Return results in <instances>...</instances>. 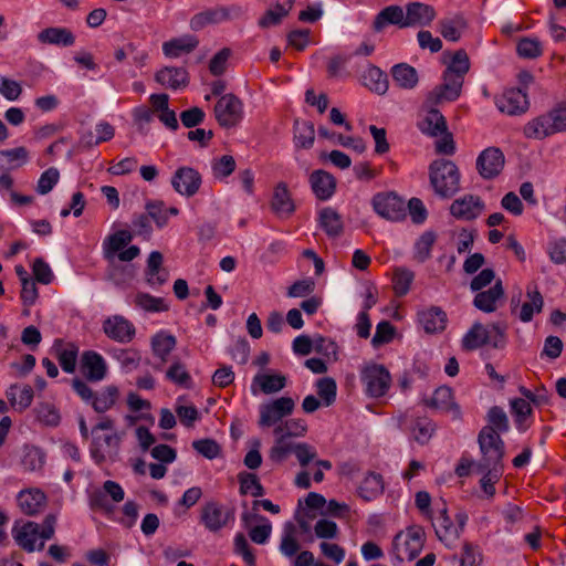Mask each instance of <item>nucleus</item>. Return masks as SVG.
Masks as SVG:
<instances>
[{"mask_svg": "<svg viewBox=\"0 0 566 566\" xmlns=\"http://www.w3.org/2000/svg\"><path fill=\"white\" fill-rule=\"evenodd\" d=\"M436 535L447 547L454 546L469 520L468 514L460 511L455 514L454 521L448 514L447 504H436L434 515L430 518Z\"/></svg>", "mask_w": 566, "mask_h": 566, "instance_id": "obj_1", "label": "nucleus"}, {"mask_svg": "<svg viewBox=\"0 0 566 566\" xmlns=\"http://www.w3.org/2000/svg\"><path fill=\"white\" fill-rule=\"evenodd\" d=\"M478 444L481 457L475 469L504 470L505 443L499 432H494L492 428H482L478 434Z\"/></svg>", "mask_w": 566, "mask_h": 566, "instance_id": "obj_2", "label": "nucleus"}, {"mask_svg": "<svg viewBox=\"0 0 566 566\" xmlns=\"http://www.w3.org/2000/svg\"><path fill=\"white\" fill-rule=\"evenodd\" d=\"M430 182L442 198L452 197L460 189V171L451 160H434L430 165Z\"/></svg>", "mask_w": 566, "mask_h": 566, "instance_id": "obj_3", "label": "nucleus"}, {"mask_svg": "<svg viewBox=\"0 0 566 566\" xmlns=\"http://www.w3.org/2000/svg\"><path fill=\"white\" fill-rule=\"evenodd\" d=\"M74 392L86 403L98 412L104 413L111 410L119 398V389L115 385H108L99 391H94L84 380L72 381Z\"/></svg>", "mask_w": 566, "mask_h": 566, "instance_id": "obj_4", "label": "nucleus"}, {"mask_svg": "<svg viewBox=\"0 0 566 566\" xmlns=\"http://www.w3.org/2000/svg\"><path fill=\"white\" fill-rule=\"evenodd\" d=\"M484 345L502 348L505 345V328L501 324H492L489 327L474 323L462 337V348L474 350Z\"/></svg>", "mask_w": 566, "mask_h": 566, "instance_id": "obj_5", "label": "nucleus"}, {"mask_svg": "<svg viewBox=\"0 0 566 566\" xmlns=\"http://www.w3.org/2000/svg\"><path fill=\"white\" fill-rule=\"evenodd\" d=\"M295 407V402L291 397H280L269 400L259 406V420L260 428L274 429L283 424V419L290 416Z\"/></svg>", "mask_w": 566, "mask_h": 566, "instance_id": "obj_6", "label": "nucleus"}, {"mask_svg": "<svg viewBox=\"0 0 566 566\" xmlns=\"http://www.w3.org/2000/svg\"><path fill=\"white\" fill-rule=\"evenodd\" d=\"M392 544L398 559L412 560L423 548L424 532L420 526L408 527L395 536Z\"/></svg>", "mask_w": 566, "mask_h": 566, "instance_id": "obj_7", "label": "nucleus"}, {"mask_svg": "<svg viewBox=\"0 0 566 566\" xmlns=\"http://www.w3.org/2000/svg\"><path fill=\"white\" fill-rule=\"evenodd\" d=\"M213 112L216 120L223 128L238 126L244 117L243 103L232 93L220 96L214 105Z\"/></svg>", "mask_w": 566, "mask_h": 566, "instance_id": "obj_8", "label": "nucleus"}, {"mask_svg": "<svg viewBox=\"0 0 566 566\" xmlns=\"http://www.w3.org/2000/svg\"><path fill=\"white\" fill-rule=\"evenodd\" d=\"M521 303V293L511 298V313L523 323H528L533 319L535 314L542 312L544 307V298L541 294L538 286L535 283H530L526 286V301Z\"/></svg>", "mask_w": 566, "mask_h": 566, "instance_id": "obj_9", "label": "nucleus"}, {"mask_svg": "<svg viewBox=\"0 0 566 566\" xmlns=\"http://www.w3.org/2000/svg\"><path fill=\"white\" fill-rule=\"evenodd\" d=\"M361 382L367 396L380 398L390 388L391 377L389 371L378 364H370L364 367L360 375Z\"/></svg>", "mask_w": 566, "mask_h": 566, "instance_id": "obj_10", "label": "nucleus"}, {"mask_svg": "<svg viewBox=\"0 0 566 566\" xmlns=\"http://www.w3.org/2000/svg\"><path fill=\"white\" fill-rule=\"evenodd\" d=\"M464 80L443 72L442 83L427 94L426 105L437 106L443 103L454 102L462 92Z\"/></svg>", "mask_w": 566, "mask_h": 566, "instance_id": "obj_11", "label": "nucleus"}, {"mask_svg": "<svg viewBox=\"0 0 566 566\" xmlns=\"http://www.w3.org/2000/svg\"><path fill=\"white\" fill-rule=\"evenodd\" d=\"M374 211L390 221H400L406 217L405 201L394 192H379L373 197Z\"/></svg>", "mask_w": 566, "mask_h": 566, "instance_id": "obj_12", "label": "nucleus"}, {"mask_svg": "<svg viewBox=\"0 0 566 566\" xmlns=\"http://www.w3.org/2000/svg\"><path fill=\"white\" fill-rule=\"evenodd\" d=\"M234 521V514L217 501L206 502L200 512V522L210 532H218Z\"/></svg>", "mask_w": 566, "mask_h": 566, "instance_id": "obj_13", "label": "nucleus"}, {"mask_svg": "<svg viewBox=\"0 0 566 566\" xmlns=\"http://www.w3.org/2000/svg\"><path fill=\"white\" fill-rule=\"evenodd\" d=\"M202 177L200 172L188 166L177 168L171 177V186L174 190L182 197L191 198L200 189Z\"/></svg>", "mask_w": 566, "mask_h": 566, "instance_id": "obj_14", "label": "nucleus"}, {"mask_svg": "<svg viewBox=\"0 0 566 566\" xmlns=\"http://www.w3.org/2000/svg\"><path fill=\"white\" fill-rule=\"evenodd\" d=\"M485 208L484 201L475 195L467 193L457 198L450 206V214L457 220L472 221L481 216Z\"/></svg>", "mask_w": 566, "mask_h": 566, "instance_id": "obj_15", "label": "nucleus"}, {"mask_svg": "<svg viewBox=\"0 0 566 566\" xmlns=\"http://www.w3.org/2000/svg\"><path fill=\"white\" fill-rule=\"evenodd\" d=\"M505 157L499 147H488L476 158V169L483 179L497 177L504 168Z\"/></svg>", "mask_w": 566, "mask_h": 566, "instance_id": "obj_16", "label": "nucleus"}, {"mask_svg": "<svg viewBox=\"0 0 566 566\" xmlns=\"http://www.w3.org/2000/svg\"><path fill=\"white\" fill-rule=\"evenodd\" d=\"M102 327L109 339L120 344L130 343L136 335L135 325L123 315H112L105 318Z\"/></svg>", "mask_w": 566, "mask_h": 566, "instance_id": "obj_17", "label": "nucleus"}, {"mask_svg": "<svg viewBox=\"0 0 566 566\" xmlns=\"http://www.w3.org/2000/svg\"><path fill=\"white\" fill-rule=\"evenodd\" d=\"M495 105L501 113L507 115H520L528 109L530 102L526 92L521 88L505 90L495 97Z\"/></svg>", "mask_w": 566, "mask_h": 566, "instance_id": "obj_18", "label": "nucleus"}, {"mask_svg": "<svg viewBox=\"0 0 566 566\" xmlns=\"http://www.w3.org/2000/svg\"><path fill=\"white\" fill-rule=\"evenodd\" d=\"M399 427L409 430L413 439L420 444L427 443L436 431V424L431 419L408 413L399 418Z\"/></svg>", "mask_w": 566, "mask_h": 566, "instance_id": "obj_19", "label": "nucleus"}, {"mask_svg": "<svg viewBox=\"0 0 566 566\" xmlns=\"http://www.w3.org/2000/svg\"><path fill=\"white\" fill-rule=\"evenodd\" d=\"M81 373L90 381H101L107 375V364L104 357L95 350H85L80 360Z\"/></svg>", "mask_w": 566, "mask_h": 566, "instance_id": "obj_20", "label": "nucleus"}, {"mask_svg": "<svg viewBox=\"0 0 566 566\" xmlns=\"http://www.w3.org/2000/svg\"><path fill=\"white\" fill-rule=\"evenodd\" d=\"M427 405L450 415L454 420L461 418L460 406L454 401L452 389L448 386L438 387L427 401Z\"/></svg>", "mask_w": 566, "mask_h": 566, "instance_id": "obj_21", "label": "nucleus"}, {"mask_svg": "<svg viewBox=\"0 0 566 566\" xmlns=\"http://www.w3.org/2000/svg\"><path fill=\"white\" fill-rule=\"evenodd\" d=\"M418 323L427 334H437L446 329L447 313L439 306H430L418 312Z\"/></svg>", "mask_w": 566, "mask_h": 566, "instance_id": "obj_22", "label": "nucleus"}, {"mask_svg": "<svg viewBox=\"0 0 566 566\" xmlns=\"http://www.w3.org/2000/svg\"><path fill=\"white\" fill-rule=\"evenodd\" d=\"M424 107L426 109L418 120V128L420 132L431 137H437L444 133L448 127L446 118L440 111L434 108V106H427L426 104Z\"/></svg>", "mask_w": 566, "mask_h": 566, "instance_id": "obj_23", "label": "nucleus"}, {"mask_svg": "<svg viewBox=\"0 0 566 566\" xmlns=\"http://www.w3.org/2000/svg\"><path fill=\"white\" fill-rule=\"evenodd\" d=\"M406 28L408 27H426L436 18L437 13L432 6L423 2H410L406 6Z\"/></svg>", "mask_w": 566, "mask_h": 566, "instance_id": "obj_24", "label": "nucleus"}, {"mask_svg": "<svg viewBox=\"0 0 566 566\" xmlns=\"http://www.w3.org/2000/svg\"><path fill=\"white\" fill-rule=\"evenodd\" d=\"M17 544L27 552H33L40 544V525L33 522L24 523L12 530Z\"/></svg>", "mask_w": 566, "mask_h": 566, "instance_id": "obj_25", "label": "nucleus"}, {"mask_svg": "<svg viewBox=\"0 0 566 566\" xmlns=\"http://www.w3.org/2000/svg\"><path fill=\"white\" fill-rule=\"evenodd\" d=\"M503 296L504 289L502 281L497 280L489 290L476 293L473 300V305L484 313H493L496 311L497 303L503 298Z\"/></svg>", "mask_w": 566, "mask_h": 566, "instance_id": "obj_26", "label": "nucleus"}, {"mask_svg": "<svg viewBox=\"0 0 566 566\" xmlns=\"http://www.w3.org/2000/svg\"><path fill=\"white\" fill-rule=\"evenodd\" d=\"M523 134L528 139L537 140L555 135L556 132L548 112L528 120L523 127Z\"/></svg>", "mask_w": 566, "mask_h": 566, "instance_id": "obj_27", "label": "nucleus"}, {"mask_svg": "<svg viewBox=\"0 0 566 566\" xmlns=\"http://www.w3.org/2000/svg\"><path fill=\"white\" fill-rule=\"evenodd\" d=\"M311 188L319 200H328L336 189L335 178L325 170H315L310 176Z\"/></svg>", "mask_w": 566, "mask_h": 566, "instance_id": "obj_28", "label": "nucleus"}, {"mask_svg": "<svg viewBox=\"0 0 566 566\" xmlns=\"http://www.w3.org/2000/svg\"><path fill=\"white\" fill-rule=\"evenodd\" d=\"M17 501L24 514L34 515L45 506L46 495L40 489H28L19 492Z\"/></svg>", "mask_w": 566, "mask_h": 566, "instance_id": "obj_29", "label": "nucleus"}, {"mask_svg": "<svg viewBox=\"0 0 566 566\" xmlns=\"http://www.w3.org/2000/svg\"><path fill=\"white\" fill-rule=\"evenodd\" d=\"M286 386V378L282 375L256 374L251 384V392L256 396L259 391L265 395L275 394Z\"/></svg>", "mask_w": 566, "mask_h": 566, "instance_id": "obj_30", "label": "nucleus"}, {"mask_svg": "<svg viewBox=\"0 0 566 566\" xmlns=\"http://www.w3.org/2000/svg\"><path fill=\"white\" fill-rule=\"evenodd\" d=\"M405 11L401 7L392 4L384 8L376 17L373 28L376 32L382 31L388 24L406 28Z\"/></svg>", "mask_w": 566, "mask_h": 566, "instance_id": "obj_31", "label": "nucleus"}, {"mask_svg": "<svg viewBox=\"0 0 566 566\" xmlns=\"http://www.w3.org/2000/svg\"><path fill=\"white\" fill-rule=\"evenodd\" d=\"M38 40L43 44L57 46H71L75 42V35L71 30L63 27H51L43 29L38 34Z\"/></svg>", "mask_w": 566, "mask_h": 566, "instance_id": "obj_32", "label": "nucleus"}, {"mask_svg": "<svg viewBox=\"0 0 566 566\" xmlns=\"http://www.w3.org/2000/svg\"><path fill=\"white\" fill-rule=\"evenodd\" d=\"M155 80L163 86L178 90L187 86L188 72L184 67L166 66L156 73Z\"/></svg>", "mask_w": 566, "mask_h": 566, "instance_id": "obj_33", "label": "nucleus"}, {"mask_svg": "<svg viewBox=\"0 0 566 566\" xmlns=\"http://www.w3.org/2000/svg\"><path fill=\"white\" fill-rule=\"evenodd\" d=\"M199 44L195 35L186 34L164 42L163 52L167 57L176 59L184 53H190Z\"/></svg>", "mask_w": 566, "mask_h": 566, "instance_id": "obj_34", "label": "nucleus"}, {"mask_svg": "<svg viewBox=\"0 0 566 566\" xmlns=\"http://www.w3.org/2000/svg\"><path fill=\"white\" fill-rule=\"evenodd\" d=\"M177 344L176 337L166 331H159L150 340L151 352L161 365L168 361L170 353Z\"/></svg>", "mask_w": 566, "mask_h": 566, "instance_id": "obj_35", "label": "nucleus"}, {"mask_svg": "<svg viewBox=\"0 0 566 566\" xmlns=\"http://www.w3.org/2000/svg\"><path fill=\"white\" fill-rule=\"evenodd\" d=\"M361 81L364 86L379 95L386 94L389 87L387 74L376 65H368L361 75Z\"/></svg>", "mask_w": 566, "mask_h": 566, "instance_id": "obj_36", "label": "nucleus"}, {"mask_svg": "<svg viewBox=\"0 0 566 566\" xmlns=\"http://www.w3.org/2000/svg\"><path fill=\"white\" fill-rule=\"evenodd\" d=\"M28 160L29 151L23 146L0 150V171L10 172L25 165Z\"/></svg>", "mask_w": 566, "mask_h": 566, "instance_id": "obj_37", "label": "nucleus"}, {"mask_svg": "<svg viewBox=\"0 0 566 566\" xmlns=\"http://www.w3.org/2000/svg\"><path fill=\"white\" fill-rule=\"evenodd\" d=\"M318 223L321 229L328 237H338L344 230V224L340 214L333 208H323L318 213Z\"/></svg>", "mask_w": 566, "mask_h": 566, "instance_id": "obj_38", "label": "nucleus"}, {"mask_svg": "<svg viewBox=\"0 0 566 566\" xmlns=\"http://www.w3.org/2000/svg\"><path fill=\"white\" fill-rule=\"evenodd\" d=\"M385 484L382 476L375 472H369L358 486V495L366 502H370L384 493Z\"/></svg>", "mask_w": 566, "mask_h": 566, "instance_id": "obj_39", "label": "nucleus"}, {"mask_svg": "<svg viewBox=\"0 0 566 566\" xmlns=\"http://www.w3.org/2000/svg\"><path fill=\"white\" fill-rule=\"evenodd\" d=\"M510 408L516 429L520 432H525L531 427L528 421L533 415L531 403L523 398H514L510 401Z\"/></svg>", "mask_w": 566, "mask_h": 566, "instance_id": "obj_40", "label": "nucleus"}, {"mask_svg": "<svg viewBox=\"0 0 566 566\" xmlns=\"http://www.w3.org/2000/svg\"><path fill=\"white\" fill-rule=\"evenodd\" d=\"M293 4L294 0H282V2H277L274 9L266 10L265 13L259 19V27L262 29H268L270 27L280 24L282 19L290 13Z\"/></svg>", "mask_w": 566, "mask_h": 566, "instance_id": "obj_41", "label": "nucleus"}, {"mask_svg": "<svg viewBox=\"0 0 566 566\" xmlns=\"http://www.w3.org/2000/svg\"><path fill=\"white\" fill-rule=\"evenodd\" d=\"M394 82L403 90H412L418 84V73L407 63H399L391 67Z\"/></svg>", "mask_w": 566, "mask_h": 566, "instance_id": "obj_42", "label": "nucleus"}, {"mask_svg": "<svg viewBox=\"0 0 566 566\" xmlns=\"http://www.w3.org/2000/svg\"><path fill=\"white\" fill-rule=\"evenodd\" d=\"M465 27V20L461 15L444 18L439 21V32L447 41L450 42L459 41Z\"/></svg>", "mask_w": 566, "mask_h": 566, "instance_id": "obj_43", "label": "nucleus"}, {"mask_svg": "<svg viewBox=\"0 0 566 566\" xmlns=\"http://www.w3.org/2000/svg\"><path fill=\"white\" fill-rule=\"evenodd\" d=\"M146 211L158 228L167 226L169 216H177L179 209L176 207L167 208L163 201H149L146 203Z\"/></svg>", "mask_w": 566, "mask_h": 566, "instance_id": "obj_44", "label": "nucleus"}, {"mask_svg": "<svg viewBox=\"0 0 566 566\" xmlns=\"http://www.w3.org/2000/svg\"><path fill=\"white\" fill-rule=\"evenodd\" d=\"M238 481L241 495L250 494L254 497H261L265 493L263 485L254 473L242 471L238 474Z\"/></svg>", "mask_w": 566, "mask_h": 566, "instance_id": "obj_45", "label": "nucleus"}, {"mask_svg": "<svg viewBox=\"0 0 566 566\" xmlns=\"http://www.w3.org/2000/svg\"><path fill=\"white\" fill-rule=\"evenodd\" d=\"M7 397L13 407L24 410L32 403L33 389L29 385L23 387L13 385L7 390Z\"/></svg>", "mask_w": 566, "mask_h": 566, "instance_id": "obj_46", "label": "nucleus"}, {"mask_svg": "<svg viewBox=\"0 0 566 566\" xmlns=\"http://www.w3.org/2000/svg\"><path fill=\"white\" fill-rule=\"evenodd\" d=\"M134 304L148 313L166 312L169 308L168 304L163 297L153 296L144 292H138L135 295Z\"/></svg>", "mask_w": 566, "mask_h": 566, "instance_id": "obj_47", "label": "nucleus"}, {"mask_svg": "<svg viewBox=\"0 0 566 566\" xmlns=\"http://www.w3.org/2000/svg\"><path fill=\"white\" fill-rule=\"evenodd\" d=\"M45 453L38 447L27 446L23 449L21 465L25 471L35 472L43 468Z\"/></svg>", "mask_w": 566, "mask_h": 566, "instance_id": "obj_48", "label": "nucleus"}, {"mask_svg": "<svg viewBox=\"0 0 566 566\" xmlns=\"http://www.w3.org/2000/svg\"><path fill=\"white\" fill-rule=\"evenodd\" d=\"M470 70L469 55L464 50H458L452 54L450 62L448 63L444 73L453 76H458L464 80L467 73Z\"/></svg>", "mask_w": 566, "mask_h": 566, "instance_id": "obj_49", "label": "nucleus"}, {"mask_svg": "<svg viewBox=\"0 0 566 566\" xmlns=\"http://www.w3.org/2000/svg\"><path fill=\"white\" fill-rule=\"evenodd\" d=\"M315 139L314 125L306 120H295L294 143L296 147L310 148Z\"/></svg>", "mask_w": 566, "mask_h": 566, "instance_id": "obj_50", "label": "nucleus"}, {"mask_svg": "<svg viewBox=\"0 0 566 566\" xmlns=\"http://www.w3.org/2000/svg\"><path fill=\"white\" fill-rule=\"evenodd\" d=\"M300 549L296 538L295 525L291 522L284 524L281 537L280 552L286 557H294Z\"/></svg>", "mask_w": 566, "mask_h": 566, "instance_id": "obj_51", "label": "nucleus"}, {"mask_svg": "<svg viewBox=\"0 0 566 566\" xmlns=\"http://www.w3.org/2000/svg\"><path fill=\"white\" fill-rule=\"evenodd\" d=\"M272 208L277 214L289 216L294 211V203L285 185L275 188Z\"/></svg>", "mask_w": 566, "mask_h": 566, "instance_id": "obj_52", "label": "nucleus"}, {"mask_svg": "<svg viewBox=\"0 0 566 566\" xmlns=\"http://www.w3.org/2000/svg\"><path fill=\"white\" fill-rule=\"evenodd\" d=\"M415 273L407 268H396L392 276V287L397 296H405L413 282Z\"/></svg>", "mask_w": 566, "mask_h": 566, "instance_id": "obj_53", "label": "nucleus"}, {"mask_svg": "<svg viewBox=\"0 0 566 566\" xmlns=\"http://www.w3.org/2000/svg\"><path fill=\"white\" fill-rule=\"evenodd\" d=\"M123 434L113 431L111 433H107L101 439L99 437L94 438V444L96 446L91 450L92 458L95 459L97 462L104 460V454L101 453L99 449L103 447L108 448L109 450H118L120 441H122Z\"/></svg>", "mask_w": 566, "mask_h": 566, "instance_id": "obj_54", "label": "nucleus"}, {"mask_svg": "<svg viewBox=\"0 0 566 566\" xmlns=\"http://www.w3.org/2000/svg\"><path fill=\"white\" fill-rule=\"evenodd\" d=\"M220 18L219 8H210L196 13L190 19L189 27L192 31H200L207 25L221 23Z\"/></svg>", "mask_w": 566, "mask_h": 566, "instance_id": "obj_55", "label": "nucleus"}, {"mask_svg": "<svg viewBox=\"0 0 566 566\" xmlns=\"http://www.w3.org/2000/svg\"><path fill=\"white\" fill-rule=\"evenodd\" d=\"M78 356V347L75 344H67L65 347L57 349V360L63 369L67 374H73L76 369V361Z\"/></svg>", "mask_w": 566, "mask_h": 566, "instance_id": "obj_56", "label": "nucleus"}, {"mask_svg": "<svg viewBox=\"0 0 566 566\" xmlns=\"http://www.w3.org/2000/svg\"><path fill=\"white\" fill-rule=\"evenodd\" d=\"M436 233L432 231L423 232L415 243L413 258L419 263H423L431 256V249L436 242Z\"/></svg>", "mask_w": 566, "mask_h": 566, "instance_id": "obj_57", "label": "nucleus"}, {"mask_svg": "<svg viewBox=\"0 0 566 566\" xmlns=\"http://www.w3.org/2000/svg\"><path fill=\"white\" fill-rule=\"evenodd\" d=\"M486 419L488 424L483 428H492L494 432H499V436L506 433L510 429L509 418L505 411L499 406L490 408Z\"/></svg>", "mask_w": 566, "mask_h": 566, "instance_id": "obj_58", "label": "nucleus"}, {"mask_svg": "<svg viewBox=\"0 0 566 566\" xmlns=\"http://www.w3.org/2000/svg\"><path fill=\"white\" fill-rule=\"evenodd\" d=\"M316 392L322 403L326 407L333 405L336 400L337 385L331 377H324L316 381Z\"/></svg>", "mask_w": 566, "mask_h": 566, "instance_id": "obj_59", "label": "nucleus"}, {"mask_svg": "<svg viewBox=\"0 0 566 566\" xmlns=\"http://www.w3.org/2000/svg\"><path fill=\"white\" fill-rule=\"evenodd\" d=\"M166 378L167 380L185 388H190L192 382L190 374L179 359L175 360L167 369Z\"/></svg>", "mask_w": 566, "mask_h": 566, "instance_id": "obj_60", "label": "nucleus"}, {"mask_svg": "<svg viewBox=\"0 0 566 566\" xmlns=\"http://www.w3.org/2000/svg\"><path fill=\"white\" fill-rule=\"evenodd\" d=\"M111 354L126 371L137 368L140 361L139 353L132 348L114 349Z\"/></svg>", "mask_w": 566, "mask_h": 566, "instance_id": "obj_61", "label": "nucleus"}, {"mask_svg": "<svg viewBox=\"0 0 566 566\" xmlns=\"http://www.w3.org/2000/svg\"><path fill=\"white\" fill-rule=\"evenodd\" d=\"M517 54L524 59H536L542 55L543 46L537 38H522L516 45Z\"/></svg>", "mask_w": 566, "mask_h": 566, "instance_id": "obj_62", "label": "nucleus"}, {"mask_svg": "<svg viewBox=\"0 0 566 566\" xmlns=\"http://www.w3.org/2000/svg\"><path fill=\"white\" fill-rule=\"evenodd\" d=\"M237 164L231 155H223L211 163L213 177L219 180L228 178L234 170Z\"/></svg>", "mask_w": 566, "mask_h": 566, "instance_id": "obj_63", "label": "nucleus"}, {"mask_svg": "<svg viewBox=\"0 0 566 566\" xmlns=\"http://www.w3.org/2000/svg\"><path fill=\"white\" fill-rule=\"evenodd\" d=\"M547 253L553 263H566V238L559 237L549 240L547 244Z\"/></svg>", "mask_w": 566, "mask_h": 566, "instance_id": "obj_64", "label": "nucleus"}]
</instances>
